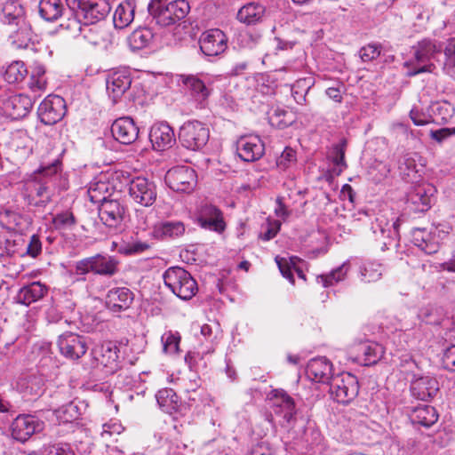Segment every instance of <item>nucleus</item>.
<instances>
[{"mask_svg": "<svg viewBox=\"0 0 455 455\" xmlns=\"http://www.w3.org/2000/svg\"><path fill=\"white\" fill-rule=\"evenodd\" d=\"M60 164V161L56 159L50 164L42 165L38 170V174L46 180H35L26 184L24 197L28 205L44 209L53 201L55 187L52 179L58 174Z\"/></svg>", "mask_w": 455, "mask_h": 455, "instance_id": "1", "label": "nucleus"}, {"mask_svg": "<svg viewBox=\"0 0 455 455\" xmlns=\"http://www.w3.org/2000/svg\"><path fill=\"white\" fill-rule=\"evenodd\" d=\"M116 191L127 193L143 206L152 205L156 199V186L144 177H133L128 172L116 170Z\"/></svg>", "mask_w": 455, "mask_h": 455, "instance_id": "2", "label": "nucleus"}, {"mask_svg": "<svg viewBox=\"0 0 455 455\" xmlns=\"http://www.w3.org/2000/svg\"><path fill=\"white\" fill-rule=\"evenodd\" d=\"M148 12L156 25L168 27L185 19L190 5L187 0H150Z\"/></svg>", "mask_w": 455, "mask_h": 455, "instance_id": "3", "label": "nucleus"}, {"mask_svg": "<svg viewBox=\"0 0 455 455\" xmlns=\"http://www.w3.org/2000/svg\"><path fill=\"white\" fill-rule=\"evenodd\" d=\"M163 278L164 284L183 300L193 298L198 290L196 280L182 267L168 268L164 273Z\"/></svg>", "mask_w": 455, "mask_h": 455, "instance_id": "4", "label": "nucleus"}, {"mask_svg": "<svg viewBox=\"0 0 455 455\" xmlns=\"http://www.w3.org/2000/svg\"><path fill=\"white\" fill-rule=\"evenodd\" d=\"M400 218L388 211L379 212L371 223V230L374 239L379 241L384 248H388L399 241Z\"/></svg>", "mask_w": 455, "mask_h": 455, "instance_id": "5", "label": "nucleus"}, {"mask_svg": "<svg viewBox=\"0 0 455 455\" xmlns=\"http://www.w3.org/2000/svg\"><path fill=\"white\" fill-rule=\"evenodd\" d=\"M67 5L84 25L93 24L103 20L110 12L107 0H66Z\"/></svg>", "mask_w": 455, "mask_h": 455, "instance_id": "6", "label": "nucleus"}, {"mask_svg": "<svg viewBox=\"0 0 455 455\" xmlns=\"http://www.w3.org/2000/svg\"><path fill=\"white\" fill-rule=\"evenodd\" d=\"M179 141L187 149L196 151L203 148L210 138L209 128L197 120L188 121L180 128Z\"/></svg>", "mask_w": 455, "mask_h": 455, "instance_id": "7", "label": "nucleus"}, {"mask_svg": "<svg viewBox=\"0 0 455 455\" xmlns=\"http://www.w3.org/2000/svg\"><path fill=\"white\" fill-rule=\"evenodd\" d=\"M328 385L331 396L340 403H350L359 393L358 379L349 372H342L334 376Z\"/></svg>", "mask_w": 455, "mask_h": 455, "instance_id": "8", "label": "nucleus"}, {"mask_svg": "<svg viewBox=\"0 0 455 455\" xmlns=\"http://www.w3.org/2000/svg\"><path fill=\"white\" fill-rule=\"evenodd\" d=\"M271 395L274 412L281 419V426L292 428L297 422L298 413L294 399L283 389H274Z\"/></svg>", "mask_w": 455, "mask_h": 455, "instance_id": "9", "label": "nucleus"}, {"mask_svg": "<svg viewBox=\"0 0 455 455\" xmlns=\"http://www.w3.org/2000/svg\"><path fill=\"white\" fill-rule=\"evenodd\" d=\"M166 185L173 191L180 193L192 192L197 183L196 171L187 165H179L171 168L165 174Z\"/></svg>", "mask_w": 455, "mask_h": 455, "instance_id": "10", "label": "nucleus"}, {"mask_svg": "<svg viewBox=\"0 0 455 455\" xmlns=\"http://www.w3.org/2000/svg\"><path fill=\"white\" fill-rule=\"evenodd\" d=\"M57 346L60 355L72 361L83 357L88 349L86 338L71 331L60 335Z\"/></svg>", "mask_w": 455, "mask_h": 455, "instance_id": "11", "label": "nucleus"}, {"mask_svg": "<svg viewBox=\"0 0 455 455\" xmlns=\"http://www.w3.org/2000/svg\"><path fill=\"white\" fill-rule=\"evenodd\" d=\"M443 53V42L425 37L412 46V54L416 64H435L440 62Z\"/></svg>", "mask_w": 455, "mask_h": 455, "instance_id": "12", "label": "nucleus"}, {"mask_svg": "<svg viewBox=\"0 0 455 455\" xmlns=\"http://www.w3.org/2000/svg\"><path fill=\"white\" fill-rule=\"evenodd\" d=\"M90 272L100 275H112L114 274L113 258L99 253L76 263V275H86Z\"/></svg>", "mask_w": 455, "mask_h": 455, "instance_id": "13", "label": "nucleus"}, {"mask_svg": "<svg viewBox=\"0 0 455 455\" xmlns=\"http://www.w3.org/2000/svg\"><path fill=\"white\" fill-rule=\"evenodd\" d=\"M180 80L199 108H205L212 92V82L204 81L196 75H180Z\"/></svg>", "mask_w": 455, "mask_h": 455, "instance_id": "14", "label": "nucleus"}, {"mask_svg": "<svg viewBox=\"0 0 455 455\" xmlns=\"http://www.w3.org/2000/svg\"><path fill=\"white\" fill-rule=\"evenodd\" d=\"M37 112L42 123L46 125L55 124L66 114L64 99L58 95H49L41 102Z\"/></svg>", "mask_w": 455, "mask_h": 455, "instance_id": "15", "label": "nucleus"}, {"mask_svg": "<svg viewBox=\"0 0 455 455\" xmlns=\"http://www.w3.org/2000/svg\"><path fill=\"white\" fill-rule=\"evenodd\" d=\"M44 422L33 415H19L11 425V433L13 439L24 443L31 435L43 430Z\"/></svg>", "mask_w": 455, "mask_h": 455, "instance_id": "16", "label": "nucleus"}, {"mask_svg": "<svg viewBox=\"0 0 455 455\" xmlns=\"http://www.w3.org/2000/svg\"><path fill=\"white\" fill-rule=\"evenodd\" d=\"M227 42L228 38L220 29H211L201 35L200 50L206 56H217L225 52Z\"/></svg>", "mask_w": 455, "mask_h": 455, "instance_id": "17", "label": "nucleus"}, {"mask_svg": "<svg viewBox=\"0 0 455 455\" xmlns=\"http://www.w3.org/2000/svg\"><path fill=\"white\" fill-rule=\"evenodd\" d=\"M33 100L25 94H14L2 100L4 114L12 119L25 117L33 107Z\"/></svg>", "mask_w": 455, "mask_h": 455, "instance_id": "18", "label": "nucleus"}, {"mask_svg": "<svg viewBox=\"0 0 455 455\" xmlns=\"http://www.w3.org/2000/svg\"><path fill=\"white\" fill-rule=\"evenodd\" d=\"M236 153L244 162H255L265 153V146L258 136H243L236 141Z\"/></svg>", "mask_w": 455, "mask_h": 455, "instance_id": "19", "label": "nucleus"}, {"mask_svg": "<svg viewBox=\"0 0 455 455\" xmlns=\"http://www.w3.org/2000/svg\"><path fill=\"white\" fill-rule=\"evenodd\" d=\"M149 140L156 151L171 148L176 143L174 131L166 122L156 123L151 127Z\"/></svg>", "mask_w": 455, "mask_h": 455, "instance_id": "20", "label": "nucleus"}, {"mask_svg": "<svg viewBox=\"0 0 455 455\" xmlns=\"http://www.w3.org/2000/svg\"><path fill=\"white\" fill-rule=\"evenodd\" d=\"M197 221L202 228L217 233H222L226 228L221 211L212 204L200 208Z\"/></svg>", "mask_w": 455, "mask_h": 455, "instance_id": "21", "label": "nucleus"}, {"mask_svg": "<svg viewBox=\"0 0 455 455\" xmlns=\"http://www.w3.org/2000/svg\"><path fill=\"white\" fill-rule=\"evenodd\" d=\"M439 388L438 380L428 375L414 377L411 383L412 396L421 401H428L435 397Z\"/></svg>", "mask_w": 455, "mask_h": 455, "instance_id": "22", "label": "nucleus"}, {"mask_svg": "<svg viewBox=\"0 0 455 455\" xmlns=\"http://www.w3.org/2000/svg\"><path fill=\"white\" fill-rule=\"evenodd\" d=\"M306 373L313 381L326 384L334 377L332 374V363L326 357L311 359L307 363Z\"/></svg>", "mask_w": 455, "mask_h": 455, "instance_id": "23", "label": "nucleus"}, {"mask_svg": "<svg viewBox=\"0 0 455 455\" xmlns=\"http://www.w3.org/2000/svg\"><path fill=\"white\" fill-rule=\"evenodd\" d=\"M186 227L180 220H166L157 222L151 232L152 237L158 240L176 239L185 234Z\"/></svg>", "mask_w": 455, "mask_h": 455, "instance_id": "24", "label": "nucleus"}, {"mask_svg": "<svg viewBox=\"0 0 455 455\" xmlns=\"http://www.w3.org/2000/svg\"><path fill=\"white\" fill-rule=\"evenodd\" d=\"M116 141L123 145L132 144L139 135V128L129 116L116 118Z\"/></svg>", "mask_w": 455, "mask_h": 455, "instance_id": "25", "label": "nucleus"}, {"mask_svg": "<svg viewBox=\"0 0 455 455\" xmlns=\"http://www.w3.org/2000/svg\"><path fill=\"white\" fill-rule=\"evenodd\" d=\"M0 225L10 231L22 232L28 225L27 218L12 207L0 208Z\"/></svg>", "mask_w": 455, "mask_h": 455, "instance_id": "26", "label": "nucleus"}, {"mask_svg": "<svg viewBox=\"0 0 455 455\" xmlns=\"http://www.w3.org/2000/svg\"><path fill=\"white\" fill-rule=\"evenodd\" d=\"M424 186L414 187L407 195V207L414 212H425L431 205V199Z\"/></svg>", "mask_w": 455, "mask_h": 455, "instance_id": "27", "label": "nucleus"}, {"mask_svg": "<svg viewBox=\"0 0 455 455\" xmlns=\"http://www.w3.org/2000/svg\"><path fill=\"white\" fill-rule=\"evenodd\" d=\"M47 287L40 282H33L20 289L16 295V301L20 304L29 306L38 301L47 293Z\"/></svg>", "mask_w": 455, "mask_h": 455, "instance_id": "28", "label": "nucleus"}, {"mask_svg": "<svg viewBox=\"0 0 455 455\" xmlns=\"http://www.w3.org/2000/svg\"><path fill=\"white\" fill-rule=\"evenodd\" d=\"M409 415L413 424L425 427H431L438 419V413L435 408L427 404H420L411 408Z\"/></svg>", "mask_w": 455, "mask_h": 455, "instance_id": "29", "label": "nucleus"}, {"mask_svg": "<svg viewBox=\"0 0 455 455\" xmlns=\"http://www.w3.org/2000/svg\"><path fill=\"white\" fill-rule=\"evenodd\" d=\"M9 38L12 44L17 48H27L32 39V29L28 20H21L20 23L12 27Z\"/></svg>", "mask_w": 455, "mask_h": 455, "instance_id": "30", "label": "nucleus"}, {"mask_svg": "<svg viewBox=\"0 0 455 455\" xmlns=\"http://www.w3.org/2000/svg\"><path fill=\"white\" fill-rule=\"evenodd\" d=\"M150 248L148 243L137 241L133 235H125V239L122 237L119 243H116V249L120 254L125 256H133L140 254Z\"/></svg>", "mask_w": 455, "mask_h": 455, "instance_id": "31", "label": "nucleus"}, {"mask_svg": "<svg viewBox=\"0 0 455 455\" xmlns=\"http://www.w3.org/2000/svg\"><path fill=\"white\" fill-rule=\"evenodd\" d=\"M265 12V7L256 3H249L243 5L237 12V20L247 25L259 22Z\"/></svg>", "mask_w": 455, "mask_h": 455, "instance_id": "32", "label": "nucleus"}, {"mask_svg": "<svg viewBox=\"0 0 455 455\" xmlns=\"http://www.w3.org/2000/svg\"><path fill=\"white\" fill-rule=\"evenodd\" d=\"M135 4L132 0H123L116 8V28L128 27L134 19Z\"/></svg>", "mask_w": 455, "mask_h": 455, "instance_id": "33", "label": "nucleus"}, {"mask_svg": "<svg viewBox=\"0 0 455 455\" xmlns=\"http://www.w3.org/2000/svg\"><path fill=\"white\" fill-rule=\"evenodd\" d=\"M153 38L154 34L150 28H140L127 37V42L132 51H138L148 47Z\"/></svg>", "mask_w": 455, "mask_h": 455, "instance_id": "34", "label": "nucleus"}, {"mask_svg": "<svg viewBox=\"0 0 455 455\" xmlns=\"http://www.w3.org/2000/svg\"><path fill=\"white\" fill-rule=\"evenodd\" d=\"M156 401L161 409L169 414L177 411L179 407V396L172 388H163L156 393Z\"/></svg>", "mask_w": 455, "mask_h": 455, "instance_id": "35", "label": "nucleus"}, {"mask_svg": "<svg viewBox=\"0 0 455 455\" xmlns=\"http://www.w3.org/2000/svg\"><path fill=\"white\" fill-rule=\"evenodd\" d=\"M3 21L12 27L27 20L24 16L23 7L16 1H7L3 7Z\"/></svg>", "mask_w": 455, "mask_h": 455, "instance_id": "36", "label": "nucleus"}, {"mask_svg": "<svg viewBox=\"0 0 455 455\" xmlns=\"http://www.w3.org/2000/svg\"><path fill=\"white\" fill-rule=\"evenodd\" d=\"M38 8L40 16L47 21L58 20L64 10L61 0H41Z\"/></svg>", "mask_w": 455, "mask_h": 455, "instance_id": "37", "label": "nucleus"}, {"mask_svg": "<svg viewBox=\"0 0 455 455\" xmlns=\"http://www.w3.org/2000/svg\"><path fill=\"white\" fill-rule=\"evenodd\" d=\"M111 194L100 198L96 195L91 196V200L94 203H100L99 206V217L104 225L112 227L114 223V209L112 200L109 199Z\"/></svg>", "mask_w": 455, "mask_h": 455, "instance_id": "38", "label": "nucleus"}, {"mask_svg": "<svg viewBox=\"0 0 455 455\" xmlns=\"http://www.w3.org/2000/svg\"><path fill=\"white\" fill-rule=\"evenodd\" d=\"M294 121V115L283 108H275L269 112V124L278 129H284L292 124Z\"/></svg>", "mask_w": 455, "mask_h": 455, "instance_id": "39", "label": "nucleus"}, {"mask_svg": "<svg viewBox=\"0 0 455 455\" xmlns=\"http://www.w3.org/2000/svg\"><path fill=\"white\" fill-rule=\"evenodd\" d=\"M18 387L26 395L36 396L42 391L43 380L36 375H28L19 379Z\"/></svg>", "mask_w": 455, "mask_h": 455, "instance_id": "40", "label": "nucleus"}, {"mask_svg": "<svg viewBox=\"0 0 455 455\" xmlns=\"http://www.w3.org/2000/svg\"><path fill=\"white\" fill-rule=\"evenodd\" d=\"M360 350L363 355L364 365H373L383 356L384 347L376 342H370L361 346Z\"/></svg>", "mask_w": 455, "mask_h": 455, "instance_id": "41", "label": "nucleus"}, {"mask_svg": "<svg viewBox=\"0 0 455 455\" xmlns=\"http://www.w3.org/2000/svg\"><path fill=\"white\" fill-rule=\"evenodd\" d=\"M384 270L383 265L379 262H365L360 267L361 279L365 283L376 282L381 278Z\"/></svg>", "mask_w": 455, "mask_h": 455, "instance_id": "42", "label": "nucleus"}, {"mask_svg": "<svg viewBox=\"0 0 455 455\" xmlns=\"http://www.w3.org/2000/svg\"><path fill=\"white\" fill-rule=\"evenodd\" d=\"M444 60L443 62V70L448 75H455V37L447 39L445 45H443Z\"/></svg>", "mask_w": 455, "mask_h": 455, "instance_id": "43", "label": "nucleus"}, {"mask_svg": "<svg viewBox=\"0 0 455 455\" xmlns=\"http://www.w3.org/2000/svg\"><path fill=\"white\" fill-rule=\"evenodd\" d=\"M57 419L62 423L72 422L79 419L81 413L75 402H69L54 410Z\"/></svg>", "mask_w": 455, "mask_h": 455, "instance_id": "44", "label": "nucleus"}, {"mask_svg": "<svg viewBox=\"0 0 455 455\" xmlns=\"http://www.w3.org/2000/svg\"><path fill=\"white\" fill-rule=\"evenodd\" d=\"M347 148V140H341L338 144L332 148L331 161L334 164L333 172L339 175L342 171L347 167L345 162V151Z\"/></svg>", "mask_w": 455, "mask_h": 455, "instance_id": "45", "label": "nucleus"}, {"mask_svg": "<svg viewBox=\"0 0 455 455\" xmlns=\"http://www.w3.org/2000/svg\"><path fill=\"white\" fill-rule=\"evenodd\" d=\"M28 75V69L22 61H13L6 68L4 79L9 84L20 83L24 80Z\"/></svg>", "mask_w": 455, "mask_h": 455, "instance_id": "46", "label": "nucleus"}, {"mask_svg": "<svg viewBox=\"0 0 455 455\" xmlns=\"http://www.w3.org/2000/svg\"><path fill=\"white\" fill-rule=\"evenodd\" d=\"M52 223L56 230L72 229L77 223L70 210H66L52 216Z\"/></svg>", "mask_w": 455, "mask_h": 455, "instance_id": "47", "label": "nucleus"}, {"mask_svg": "<svg viewBox=\"0 0 455 455\" xmlns=\"http://www.w3.org/2000/svg\"><path fill=\"white\" fill-rule=\"evenodd\" d=\"M348 270V265L343 264L336 269L332 270L328 275H321L316 277L318 283H321L323 287H329L334 283L344 280Z\"/></svg>", "mask_w": 455, "mask_h": 455, "instance_id": "48", "label": "nucleus"}, {"mask_svg": "<svg viewBox=\"0 0 455 455\" xmlns=\"http://www.w3.org/2000/svg\"><path fill=\"white\" fill-rule=\"evenodd\" d=\"M116 312L117 310L129 311L133 301V293L128 288L116 289Z\"/></svg>", "mask_w": 455, "mask_h": 455, "instance_id": "49", "label": "nucleus"}, {"mask_svg": "<svg viewBox=\"0 0 455 455\" xmlns=\"http://www.w3.org/2000/svg\"><path fill=\"white\" fill-rule=\"evenodd\" d=\"M132 84L131 73L128 69L116 70V96L124 94Z\"/></svg>", "mask_w": 455, "mask_h": 455, "instance_id": "50", "label": "nucleus"}, {"mask_svg": "<svg viewBox=\"0 0 455 455\" xmlns=\"http://www.w3.org/2000/svg\"><path fill=\"white\" fill-rule=\"evenodd\" d=\"M382 45L378 43H371L363 46L359 51V55L363 62H370L381 55Z\"/></svg>", "mask_w": 455, "mask_h": 455, "instance_id": "51", "label": "nucleus"}, {"mask_svg": "<svg viewBox=\"0 0 455 455\" xmlns=\"http://www.w3.org/2000/svg\"><path fill=\"white\" fill-rule=\"evenodd\" d=\"M162 341L166 353L177 354L180 352V335L178 332L168 331L163 335Z\"/></svg>", "mask_w": 455, "mask_h": 455, "instance_id": "52", "label": "nucleus"}, {"mask_svg": "<svg viewBox=\"0 0 455 455\" xmlns=\"http://www.w3.org/2000/svg\"><path fill=\"white\" fill-rule=\"evenodd\" d=\"M297 257H291L290 259V262L280 257H275V262L278 266V268L283 277L288 279L291 283H294V275L292 274L291 266L295 267Z\"/></svg>", "mask_w": 455, "mask_h": 455, "instance_id": "53", "label": "nucleus"}, {"mask_svg": "<svg viewBox=\"0 0 455 455\" xmlns=\"http://www.w3.org/2000/svg\"><path fill=\"white\" fill-rule=\"evenodd\" d=\"M297 160L296 151L291 148H285L281 156L276 159V165L280 170H286Z\"/></svg>", "mask_w": 455, "mask_h": 455, "instance_id": "54", "label": "nucleus"}, {"mask_svg": "<svg viewBox=\"0 0 455 455\" xmlns=\"http://www.w3.org/2000/svg\"><path fill=\"white\" fill-rule=\"evenodd\" d=\"M442 365L443 369L455 372V345L450 346L443 351Z\"/></svg>", "mask_w": 455, "mask_h": 455, "instance_id": "55", "label": "nucleus"}, {"mask_svg": "<svg viewBox=\"0 0 455 455\" xmlns=\"http://www.w3.org/2000/svg\"><path fill=\"white\" fill-rule=\"evenodd\" d=\"M42 252V242L37 235H32L29 237L27 245L26 255L31 258H36Z\"/></svg>", "mask_w": 455, "mask_h": 455, "instance_id": "56", "label": "nucleus"}, {"mask_svg": "<svg viewBox=\"0 0 455 455\" xmlns=\"http://www.w3.org/2000/svg\"><path fill=\"white\" fill-rule=\"evenodd\" d=\"M410 117L413 124L418 126L426 125L433 121L431 116L419 110L416 108H413L410 111Z\"/></svg>", "mask_w": 455, "mask_h": 455, "instance_id": "57", "label": "nucleus"}, {"mask_svg": "<svg viewBox=\"0 0 455 455\" xmlns=\"http://www.w3.org/2000/svg\"><path fill=\"white\" fill-rule=\"evenodd\" d=\"M117 214L116 215V234L117 232L122 233L127 228V223L130 221L129 215L126 214L124 207L117 206Z\"/></svg>", "mask_w": 455, "mask_h": 455, "instance_id": "58", "label": "nucleus"}, {"mask_svg": "<svg viewBox=\"0 0 455 455\" xmlns=\"http://www.w3.org/2000/svg\"><path fill=\"white\" fill-rule=\"evenodd\" d=\"M455 135V127H445L438 130L431 131L430 137L438 143H442L448 138Z\"/></svg>", "mask_w": 455, "mask_h": 455, "instance_id": "59", "label": "nucleus"}, {"mask_svg": "<svg viewBox=\"0 0 455 455\" xmlns=\"http://www.w3.org/2000/svg\"><path fill=\"white\" fill-rule=\"evenodd\" d=\"M411 234L414 244L419 248L422 247L424 243L431 239L430 233L426 228H416L412 230Z\"/></svg>", "mask_w": 455, "mask_h": 455, "instance_id": "60", "label": "nucleus"}, {"mask_svg": "<svg viewBox=\"0 0 455 455\" xmlns=\"http://www.w3.org/2000/svg\"><path fill=\"white\" fill-rule=\"evenodd\" d=\"M399 170L403 176L410 177L411 173L416 172V164L414 159L404 156L399 162Z\"/></svg>", "mask_w": 455, "mask_h": 455, "instance_id": "61", "label": "nucleus"}, {"mask_svg": "<svg viewBox=\"0 0 455 455\" xmlns=\"http://www.w3.org/2000/svg\"><path fill=\"white\" fill-rule=\"evenodd\" d=\"M46 84L44 77H36V75H31L28 86L34 93H37V97H40L41 92H44Z\"/></svg>", "mask_w": 455, "mask_h": 455, "instance_id": "62", "label": "nucleus"}, {"mask_svg": "<svg viewBox=\"0 0 455 455\" xmlns=\"http://www.w3.org/2000/svg\"><path fill=\"white\" fill-rule=\"evenodd\" d=\"M249 455H273V451L267 443L260 442L253 446Z\"/></svg>", "mask_w": 455, "mask_h": 455, "instance_id": "63", "label": "nucleus"}, {"mask_svg": "<svg viewBox=\"0 0 455 455\" xmlns=\"http://www.w3.org/2000/svg\"><path fill=\"white\" fill-rule=\"evenodd\" d=\"M47 455H75V453L68 444H64L50 447Z\"/></svg>", "mask_w": 455, "mask_h": 455, "instance_id": "64", "label": "nucleus"}]
</instances>
